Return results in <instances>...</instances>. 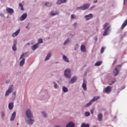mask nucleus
<instances>
[{
    "instance_id": "nucleus-1",
    "label": "nucleus",
    "mask_w": 127,
    "mask_h": 127,
    "mask_svg": "<svg viewBox=\"0 0 127 127\" xmlns=\"http://www.w3.org/2000/svg\"><path fill=\"white\" fill-rule=\"evenodd\" d=\"M26 115L27 117V118L29 119L27 121V123L28 125H33V123H34V121L33 120L31 119V118H33V116L32 114H31V112H30V110L28 109L27 111L26 112Z\"/></svg>"
},
{
    "instance_id": "nucleus-2",
    "label": "nucleus",
    "mask_w": 127,
    "mask_h": 127,
    "mask_svg": "<svg viewBox=\"0 0 127 127\" xmlns=\"http://www.w3.org/2000/svg\"><path fill=\"white\" fill-rule=\"evenodd\" d=\"M109 23H106L104 24L103 29H105L104 33L103 34V36H106V35H108V30L110 29V27H111V26L109 25Z\"/></svg>"
},
{
    "instance_id": "nucleus-3",
    "label": "nucleus",
    "mask_w": 127,
    "mask_h": 127,
    "mask_svg": "<svg viewBox=\"0 0 127 127\" xmlns=\"http://www.w3.org/2000/svg\"><path fill=\"white\" fill-rule=\"evenodd\" d=\"M90 7V3L85 4L83 6L76 8V9H81V10H86Z\"/></svg>"
},
{
    "instance_id": "nucleus-4",
    "label": "nucleus",
    "mask_w": 127,
    "mask_h": 127,
    "mask_svg": "<svg viewBox=\"0 0 127 127\" xmlns=\"http://www.w3.org/2000/svg\"><path fill=\"white\" fill-rule=\"evenodd\" d=\"M99 99H100V96L94 97L93 99L91 100L90 102H89L88 104H87L85 105V108H87L89 107V106H91V105H92V103H94L95 101H97V100H99Z\"/></svg>"
},
{
    "instance_id": "nucleus-5",
    "label": "nucleus",
    "mask_w": 127,
    "mask_h": 127,
    "mask_svg": "<svg viewBox=\"0 0 127 127\" xmlns=\"http://www.w3.org/2000/svg\"><path fill=\"white\" fill-rule=\"evenodd\" d=\"M25 55V54H23L22 55H21L20 57V59H22L19 64V66H20L21 67H22V66H23V65H24V63L25 62V59H23L24 58V56Z\"/></svg>"
},
{
    "instance_id": "nucleus-6",
    "label": "nucleus",
    "mask_w": 127,
    "mask_h": 127,
    "mask_svg": "<svg viewBox=\"0 0 127 127\" xmlns=\"http://www.w3.org/2000/svg\"><path fill=\"white\" fill-rule=\"evenodd\" d=\"M70 73H71V70L70 69L67 68L66 70H65L64 73L65 77L70 79V78H71V74Z\"/></svg>"
},
{
    "instance_id": "nucleus-7",
    "label": "nucleus",
    "mask_w": 127,
    "mask_h": 127,
    "mask_svg": "<svg viewBox=\"0 0 127 127\" xmlns=\"http://www.w3.org/2000/svg\"><path fill=\"white\" fill-rule=\"evenodd\" d=\"M122 67V65H118L117 66L116 68H115L114 70V73L115 74V76H117L119 74V72L120 69Z\"/></svg>"
},
{
    "instance_id": "nucleus-8",
    "label": "nucleus",
    "mask_w": 127,
    "mask_h": 127,
    "mask_svg": "<svg viewBox=\"0 0 127 127\" xmlns=\"http://www.w3.org/2000/svg\"><path fill=\"white\" fill-rule=\"evenodd\" d=\"M13 85H11L8 89V90L6 91L5 96H6V97H7V96H8V95H9V94H10V93H12V89H13Z\"/></svg>"
},
{
    "instance_id": "nucleus-9",
    "label": "nucleus",
    "mask_w": 127,
    "mask_h": 127,
    "mask_svg": "<svg viewBox=\"0 0 127 127\" xmlns=\"http://www.w3.org/2000/svg\"><path fill=\"white\" fill-rule=\"evenodd\" d=\"M112 91V87L108 86L105 88H104L103 92L104 93H111Z\"/></svg>"
},
{
    "instance_id": "nucleus-10",
    "label": "nucleus",
    "mask_w": 127,
    "mask_h": 127,
    "mask_svg": "<svg viewBox=\"0 0 127 127\" xmlns=\"http://www.w3.org/2000/svg\"><path fill=\"white\" fill-rule=\"evenodd\" d=\"M82 86L84 91H87V81H86L85 79H83V82Z\"/></svg>"
},
{
    "instance_id": "nucleus-11",
    "label": "nucleus",
    "mask_w": 127,
    "mask_h": 127,
    "mask_svg": "<svg viewBox=\"0 0 127 127\" xmlns=\"http://www.w3.org/2000/svg\"><path fill=\"white\" fill-rule=\"evenodd\" d=\"M85 18H86V20H89V19H91V18H93V14L90 13L88 15H85Z\"/></svg>"
},
{
    "instance_id": "nucleus-12",
    "label": "nucleus",
    "mask_w": 127,
    "mask_h": 127,
    "mask_svg": "<svg viewBox=\"0 0 127 127\" xmlns=\"http://www.w3.org/2000/svg\"><path fill=\"white\" fill-rule=\"evenodd\" d=\"M27 17V14L25 13H24L20 17V19L21 21H22Z\"/></svg>"
},
{
    "instance_id": "nucleus-13",
    "label": "nucleus",
    "mask_w": 127,
    "mask_h": 127,
    "mask_svg": "<svg viewBox=\"0 0 127 127\" xmlns=\"http://www.w3.org/2000/svg\"><path fill=\"white\" fill-rule=\"evenodd\" d=\"M77 78L76 76H74L73 77L71 78L70 80L69 81V83H75L76 81H77Z\"/></svg>"
},
{
    "instance_id": "nucleus-14",
    "label": "nucleus",
    "mask_w": 127,
    "mask_h": 127,
    "mask_svg": "<svg viewBox=\"0 0 127 127\" xmlns=\"http://www.w3.org/2000/svg\"><path fill=\"white\" fill-rule=\"evenodd\" d=\"M6 11L8 13H13L14 12V10H13V9L7 7L6 8Z\"/></svg>"
},
{
    "instance_id": "nucleus-15",
    "label": "nucleus",
    "mask_w": 127,
    "mask_h": 127,
    "mask_svg": "<svg viewBox=\"0 0 127 127\" xmlns=\"http://www.w3.org/2000/svg\"><path fill=\"white\" fill-rule=\"evenodd\" d=\"M39 44L38 43H37L34 45H33L32 47H31V48H32V50H36V49H37V48H38V46H39Z\"/></svg>"
},
{
    "instance_id": "nucleus-16",
    "label": "nucleus",
    "mask_w": 127,
    "mask_h": 127,
    "mask_svg": "<svg viewBox=\"0 0 127 127\" xmlns=\"http://www.w3.org/2000/svg\"><path fill=\"white\" fill-rule=\"evenodd\" d=\"M19 32H20V29H18L17 31L13 33L12 34L13 37H15L17 36V35L19 34Z\"/></svg>"
},
{
    "instance_id": "nucleus-17",
    "label": "nucleus",
    "mask_w": 127,
    "mask_h": 127,
    "mask_svg": "<svg viewBox=\"0 0 127 127\" xmlns=\"http://www.w3.org/2000/svg\"><path fill=\"white\" fill-rule=\"evenodd\" d=\"M75 124L72 122H69L68 124H67L66 127H74Z\"/></svg>"
},
{
    "instance_id": "nucleus-18",
    "label": "nucleus",
    "mask_w": 127,
    "mask_h": 127,
    "mask_svg": "<svg viewBox=\"0 0 127 127\" xmlns=\"http://www.w3.org/2000/svg\"><path fill=\"white\" fill-rule=\"evenodd\" d=\"M12 50H13V51H16V41H14L13 42Z\"/></svg>"
},
{
    "instance_id": "nucleus-19",
    "label": "nucleus",
    "mask_w": 127,
    "mask_h": 127,
    "mask_svg": "<svg viewBox=\"0 0 127 127\" xmlns=\"http://www.w3.org/2000/svg\"><path fill=\"white\" fill-rule=\"evenodd\" d=\"M66 0H58L57 2V4H61V3H64L66 2Z\"/></svg>"
},
{
    "instance_id": "nucleus-20",
    "label": "nucleus",
    "mask_w": 127,
    "mask_h": 127,
    "mask_svg": "<svg viewBox=\"0 0 127 127\" xmlns=\"http://www.w3.org/2000/svg\"><path fill=\"white\" fill-rule=\"evenodd\" d=\"M16 116V112H14L11 117L10 121H13L14 120V118H15Z\"/></svg>"
},
{
    "instance_id": "nucleus-21",
    "label": "nucleus",
    "mask_w": 127,
    "mask_h": 127,
    "mask_svg": "<svg viewBox=\"0 0 127 127\" xmlns=\"http://www.w3.org/2000/svg\"><path fill=\"white\" fill-rule=\"evenodd\" d=\"M63 59L64 60V61H65V62H67V63H69V60L68 59L67 57H66L64 55H63Z\"/></svg>"
},
{
    "instance_id": "nucleus-22",
    "label": "nucleus",
    "mask_w": 127,
    "mask_h": 127,
    "mask_svg": "<svg viewBox=\"0 0 127 127\" xmlns=\"http://www.w3.org/2000/svg\"><path fill=\"white\" fill-rule=\"evenodd\" d=\"M127 25V19L123 23L122 25V29H124L126 26Z\"/></svg>"
},
{
    "instance_id": "nucleus-23",
    "label": "nucleus",
    "mask_w": 127,
    "mask_h": 127,
    "mask_svg": "<svg viewBox=\"0 0 127 127\" xmlns=\"http://www.w3.org/2000/svg\"><path fill=\"white\" fill-rule=\"evenodd\" d=\"M98 121L101 122V121L103 120V115L102 114H99L98 116Z\"/></svg>"
},
{
    "instance_id": "nucleus-24",
    "label": "nucleus",
    "mask_w": 127,
    "mask_h": 127,
    "mask_svg": "<svg viewBox=\"0 0 127 127\" xmlns=\"http://www.w3.org/2000/svg\"><path fill=\"white\" fill-rule=\"evenodd\" d=\"M8 109L10 110H12L13 109V103H10L8 105Z\"/></svg>"
},
{
    "instance_id": "nucleus-25",
    "label": "nucleus",
    "mask_w": 127,
    "mask_h": 127,
    "mask_svg": "<svg viewBox=\"0 0 127 127\" xmlns=\"http://www.w3.org/2000/svg\"><path fill=\"white\" fill-rule=\"evenodd\" d=\"M81 50L82 52H86V47L84 45L81 46Z\"/></svg>"
},
{
    "instance_id": "nucleus-26",
    "label": "nucleus",
    "mask_w": 127,
    "mask_h": 127,
    "mask_svg": "<svg viewBox=\"0 0 127 127\" xmlns=\"http://www.w3.org/2000/svg\"><path fill=\"white\" fill-rule=\"evenodd\" d=\"M50 57H51V53H49L47 55L45 61H47V60H49V58H50Z\"/></svg>"
},
{
    "instance_id": "nucleus-27",
    "label": "nucleus",
    "mask_w": 127,
    "mask_h": 127,
    "mask_svg": "<svg viewBox=\"0 0 127 127\" xmlns=\"http://www.w3.org/2000/svg\"><path fill=\"white\" fill-rule=\"evenodd\" d=\"M63 91L64 93H67V92H68V88L65 86H63Z\"/></svg>"
},
{
    "instance_id": "nucleus-28",
    "label": "nucleus",
    "mask_w": 127,
    "mask_h": 127,
    "mask_svg": "<svg viewBox=\"0 0 127 127\" xmlns=\"http://www.w3.org/2000/svg\"><path fill=\"white\" fill-rule=\"evenodd\" d=\"M81 127H90L89 124H86L85 123H82L81 125Z\"/></svg>"
},
{
    "instance_id": "nucleus-29",
    "label": "nucleus",
    "mask_w": 127,
    "mask_h": 127,
    "mask_svg": "<svg viewBox=\"0 0 127 127\" xmlns=\"http://www.w3.org/2000/svg\"><path fill=\"white\" fill-rule=\"evenodd\" d=\"M59 12H56V13H53V11L51 12V15L52 16H54V15H57V14H59Z\"/></svg>"
},
{
    "instance_id": "nucleus-30",
    "label": "nucleus",
    "mask_w": 127,
    "mask_h": 127,
    "mask_svg": "<svg viewBox=\"0 0 127 127\" xmlns=\"http://www.w3.org/2000/svg\"><path fill=\"white\" fill-rule=\"evenodd\" d=\"M101 64H102V62L99 61L95 63V66H100V65H101Z\"/></svg>"
},
{
    "instance_id": "nucleus-31",
    "label": "nucleus",
    "mask_w": 127,
    "mask_h": 127,
    "mask_svg": "<svg viewBox=\"0 0 127 127\" xmlns=\"http://www.w3.org/2000/svg\"><path fill=\"white\" fill-rule=\"evenodd\" d=\"M19 6H20V7H21V10H24V8H23V5H22V3H20L19 4Z\"/></svg>"
},
{
    "instance_id": "nucleus-32",
    "label": "nucleus",
    "mask_w": 127,
    "mask_h": 127,
    "mask_svg": "<svg viewBox=\"0 0 127 127\" xmlns=\"http://www.w3.org/2000/svg\"><path fill=\"white\" fill-rule=\"evenodd\" d=\"M45 5H46V6H51V3L50 2H46L45 3Z\"/></svg>"
},
{
    "instance_id": "nucleus-33",
    "label": "nucleus",
    "mask_w": 127,
    "mask_h": 127,
    "mask_svg": "<svg viewBox=\"0 0 127 127\" xmlns=\"http://www.w3.org/2000/svg\"><path fill=\"white\" fill-rule=\"evenodd\" d=\"M54 88L55 89H57V88H58V85H57V84H56V83H55V82H54Z\"/></svg>"
},
{
    "instance_id": "nucleus-34",
    "label": "nucleus",
    "mask_w": 127,
    "mask_h": 127,
    "mask_svg": "<svg viewBox=\"0 0 127 127\" xmlns=\"http://www.w3.org/2000/svg\"><path fill=\"white\" fill-rule=\"evenodd\" d=\"M85 115L86 117H89V116H90V113L86 112H85Z\"/></svg>"
},
{
    "instance_id": "nucleus-35",
    "label": "nucleus",
    "mask_w": 127,
    "mask_h": 127,
    "mask_svg": "<svg viewBox=\"0 0 127 127\" xmlns=\"http://www.w3.org/2000/svg\"><path fill=\"white\" fill-rule=\"evenodd\" d=\"M69 42V39H67L64 42V45H66Z\"/></svg>"
},
{
    "instance_id": "nucleus-36",
    "label": "nucleus",
    "mask_w": 127,
    "mask_h": 127,
    "mask_svg": "<svg viewBox=\"0 0 127 127\" xmlns=\"http://www.w3.org/2000/svg\"><path fill=\"white\" fill-rule=\"evenodd\" d=\"M1 118H3V117H4V112H1Z\"/></svg>"
},
{
    "instance_id": "nucleus-37",
    "label": "nucleus",
    "mask_w": 127,
    "mask_h": 127,
    "mask_svg": "<svg viewBox=\"0 0 127 127\" xmlns=\"http://www.w3.org/2000/svg\"><path fill=\"white\" fill-rule=\"evenodd\" d=\"M38 42H39V43H43V40H42V39H40L38 40Z\"/></svg>"
},
{
    "instance_id": "nucleus-38",
    "label": "nucleus",
    "mask_w": 127,
    "mask_h": 127,
    "mask_svg": "<svg viewBox=\"0 0 127 127\" xmlns=\"http://www.w3.org/2000/svg\"><path fill=\"white\" fill-rule=\"evenodd\" d=\"M104 51H105V48L104 47H102L101 50V53H104Z\"/></svg>"
},
{
    "instance_id": "nucleus-39",
    "label": "nucleus",
    "mask_w": 127,
    "mask_h": 127,
    "mask_svg": "<svg viewBox=\"0 0 127 127\" xmlns=\"http://www.w3.org/2000/svg\"><path fill=\"white\" fill-rule=\"evenodd\" d=\"M42 115L43 116H44V118H46L47 116H46V113L44 112H42Z\"/></svg>"
},
{
    "instance_id": "nucleus-40",
    "label": "nucleus",
    "mask_w": 127,
    "mask_h": 127,
    "mask_svg": "<svg viewBox=\"0 0 127 127\" xmlns=\"http://www.w3.org/2000/svg\"><path fill=\"white\" fill-rule=\"evenodd\" d=\"M71 18L74 19V18H75L76 16H75V14H72L71 15Z\"/></svg>"
},
{
    "instance_id": "nucleus-41",
    "label": "nucleus",
    "mask_w": 127,
    "mask_h": 127,
    "mask_svg": "<svg viewBox=\"0 0 127 127\" xmlns=\"http://www.w3.org/2000/svg\"><path fill=\"white\" fill-rule=\"evenodd\" d=\"M15 95H16V93L13 92L12 94V97H13V98H15Z\"/></svg>"
},
{
    "instance_id": "nucleus-42",
    "label": "nucleus",
    "mask_w": 127,
    "mask_h": 127,
    "mask_svg": "<svg viewBox=\"0 0 127 127\" xmlns=\"http://www.w3.org/2000/svg\"><path fill=\"white\" fill-rule=\"evenodd\" d=\"M115 83V81H112L111 83H109V85H110V86H112V85L114 84Z\"/></svg>"
},
{
    "instance_id": "nucleus-43",
    "label": "nucleus",
    "mask_w": 127,
    "mask_h": 127,
    "mask_svg": "<svg viewBox=\"0 0 127 127\" xmlns=\"http://www.w3.org/2000/svg\"><path fill=\"white\" fill-rule=\"evenodd\" d=\"M90 113H91V114H92L93 115V114H94V109H92L90 111Z\"/></svg>"
},
{
    "instance_id": "nucleus-44",
    "label": "nucleus",
    "mask_w": 127,
    "mask_h": 127,
    "mask_svg": "<svg viewBox=\"0 0 127 127\" xmlns=\"http://www.w3.org/2000/svg\"><path fill=\"white\" fill-rule=\"evenodd\" d=\"M73 26H77V23L76 22H75L74 24H73Z\"/></svg>"
},
{
    "instance_id": "nucleus-45",
    "label": "nucleus",
    "mask_w": 127,
    "mask_h": 127,
    "mask_svg": "<svg viewBox=\"0 0 127 127\" xmlns=\"http://www.w3.org/2000/svg\"><path fill=\"white\" fill-rule=\"evenodd\" d=\"M93 2H94V3H96L98 2V0H94Z\"/></svg>"
},
{
    "instance_id": "nucleus-46",
    "label": "nucleus",
    "mask_w": 127,
    "mask_h": 127,
    "mask_svg": "<svg viewBox=\"0 0 127 127\" xmlns=\"http://www.w3.org/2000/svg\"><path fill=\"white\" fill-rule=\"evenodd\" d=\"M6 83L7 84H8V83H9V80H6Z\"/></svg>"
},
{
    "instance_id": "nucleus-47",
    "label": "nucleus",
    "mask_w": 127,
    "mask_h": 127,
    "mask_svg": "<svg viewBox=\"0 0 127 127\" xmlns=\"http://www.w3.org/2000/svg\"><path fill=\"white\" fill-rule=\"evenodd\" d=\"M0 15L1 16H3V14H0Z\"/></svg>"
},
{
    "instance_id": "nucleus-48",
    "label": "nucleus",
    "mask_w": 127,
    "mask_h": 127,
    "mask_svg": "<svg viewBox=\"0 0 127 127\" xmlns=\"http://www.w3.org/2000/svg\"><path fill=\"white\" fill-rule=\"evenodd\" d=\"M26 28H28V26H26Z\"/></svg>"
},
{
    "instance_id": "nucleus-49",
    "label": "nucleus",
    "mask_w": 127,
    "mask_h": 127,
    "mask_svg": "<svg viewBox=\"0 0 127 127\" xmlns=\"http://www.w3.org/2000/svg\"><path fill=\"white\" fill-rule=\"evenodd\" d=\"M94 7H95V6L92 7V8H94Z\"/></svg>"
}]
</instances>
